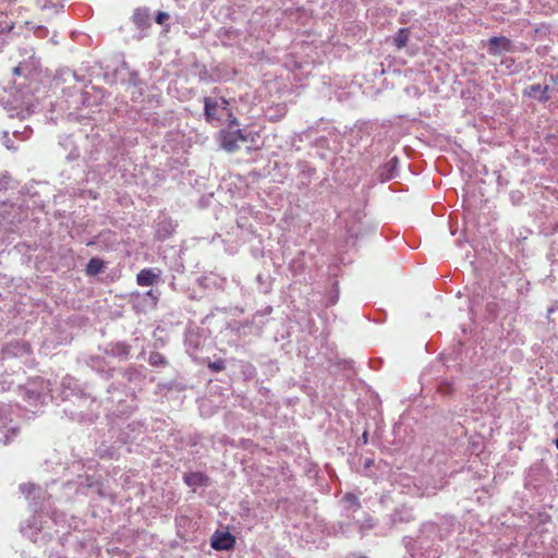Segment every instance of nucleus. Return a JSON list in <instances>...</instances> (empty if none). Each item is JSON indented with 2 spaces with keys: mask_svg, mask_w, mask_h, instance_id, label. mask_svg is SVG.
<instances>
[{
  "mask_svg": "<svg viewBox=\"0 0 558 558\" xmlns=\"http://www.w3.org/2000/svg\"><path fill=\"white\" fill-rule=\"evenodd\" d=\"M204 107L205 118L208 122H230L232 117H234L231 109L229 108V101L223 97L219 99L205 97Z\"/></svg>",
  "mask_w": 558,
  "mask_h": 558,
  "instance_id": "nucleus-1",
  "label": "nucleus"
},
{
  "mask_svg": "<svg viewBox=\"0 0 558 558\" xmlns=\"http://www.w3.org/2000/svg\"><path fill=\"white\" fill-rule=\"evenodd\" d=\"M238 126V119L232 117L228 128L219 132L220 146L228 153L236 151L240 148V143L247 141V136L240 129H234Z\"/></svg>",
  "mask_w": 558,
  "mask_h": 558,
  "instance_id": "nucleus-2",
  "label": "nucleus"
},
{
  "mask_svg": "<svg viewBox=\"0 0 558 558\" xmlns=\"http://www.w3.org/2000/svg\"><path fill=\"white\" fill-rule=\"evenodd\" d=\"M511 49V40L505 36H495L488 40V51L493 56L500 54L502 51H510Z\"/></svg>",
  "mask_w": 558,
  "mask_h": 558,
  "instance_id": "nucleus-3",
  "label": "nucleus"
},
{
  "mask_svg": "<svg viewBox=\"0 0 558 558\" xmlns=\"http://www.w3.org/2000/svg\"><path fill=\"white\" fill-rule=\"evenodd\" d=\"M235 538L230 533L226 532L215 535L211 539V547L216 550H229L234 547Z\"/></svg>",
  "mask_w": 558,
  "mask_h": 558,
  "instance_id": "nucleus-4",
  "label": "nucleus"
},
{
  "mask_svg": "<svg viewBox=\"0 0 558 558\" xmlns=\"http://www.w3.org/2000/svg\"><path fill=\"white\" fill-rule=\"evenodd\" d=\"M548 89V85L542 86L539 84H533L524 89V95L527 97L537 98L539 101L545 102L549 99Z\"/></svg>",
  "mask_w": 558,
  "mask_h": 558,
  "instance_id": "nucleus-5",
  "label": "nucleus"
},
{
  "mask_svg": "<svg viewBox=\"0 0 558 558\" xmlns=\"http://www.w3.org/2000/svg\"><path fill=\"white\" fill-rule=\"evenodd\" d=\"M159 278V272H155L151 268L142 269L136 276V283L141 287L153 286Z\"/></svg>",
  "mask_w": 558,
  "mask_h": 558,
  "instance_id": "nucleus-6",
  "label": "nucleus"
},
{
  "mask_svg": "<svg viewBox=\"0 0 558 558\" xmlns=\"http://www.w3.org/2000/svg\"><path fill=\"white\" fill-rule=\"evenodd\" d=\"M184 482L189 486H205L208 477L202 472H191L184 475Z\"/></svg>",
  "mask_w": 558,
  "mask_h": 558,
  "instance_id": "nucleus-7",
  "label": "nucleus"
},
{
  "mask_svg": "<svg viewBox=\"0 0 558 558\" xmlns=\"http://www.w3.org/2000/svg\"><path fill=\"white\" fill-rule=\"evenodd\" d=\"M105 269V263L102 259L98 257H93L89 259L85 272L87 276H96L100 274Z\"/></svg>",
  "mask_w": 558,
  "mask_h": 558,
  "instance_id": "nucleus-8",
  "label": "nucleus"
},
{
  "mask_svg": "<svg viewBox=\"0 0 558 558\" xmlns=\"http://www.w3.org/2000/svg\"><path fill=\"white\" fill-rule=\"evenodd\" d=\"M410 31L408 28H400L396 34L393 41L398 49H402L408 45Z\"/></svg>",
  "mask_w": 558,
  "mask_h": 558,
  "instance_id": "nucleus-9",
  "label": "nucleus"
},
{
  "mask_svg": "<svg viewBox=\"0 0 558 558\" xmlns=\"http://www.w3.org/2000/svg\"><path fill=\"white\" fill-rule=\"evenodd\" d=\"M132 19L136 25H138V26L144 25L148 19L147 10H142V9L135 10Z\"/></svg>",
  "mask_w": 558,
  "mask_h": 558,
  "instance_id": "nucleus-10",
  "label": "nucleus"
},
{
  "mask_svg": "<svg viewBox=\"0 0 558 558\" xmlns=\"http://www.w3.org/2000/svg\"><path fill=\"white\" fill-rule=\"evenodd\" d=\"M208 368L211 372L219 373L222 372L226 368L225 361L222 359H218L216 361H209L207 364Z\"/></svg>",
  "mask_w": 558,
  "mask_h": 558,
  "instance_id": "nucleus-11",
  "label": "nucleus"
},
{
  "mask_svg": "<svg viewBox=\"0 0 558 558\" xmlns=\"http://www.w3.org/2000/svg\"><path fill=\"white\" fill-rule=\"evenodd\" d=\"M149 364L153 365V366H160V365H166L167 364V361L165 359V356L160 353H153L150 356H149Z\"/></svg>",
  "mask_w": 558,
  "mask_h": 558,
  "instance_id": "nucleus-12",
  "label": "nucleus"
},
{
  "mask_svg": "<svg viewBox=\"0 0 558 558\" xmlns=\"http://www.w3.org/2000/svg\"><path fill=\"white\" fill-rule=\"evenodd\" d=\"M344 500L352 507L360 508L359 498L351 493L344 495Z\"/></svg>",
  "mask_w": 558,
  "mask_h": 558,
  "instance_id": "nucleus-13",
  "label": "nucleus"
},
{
  "mask_svg": "<svg viewBox=\"0 0 558 558\" xmlns=\"http://www.w3.org/2000/svg\"><path fill=\"white\" fill-rule=\"evenodd\" d=\"M169 14L167 12H158L156 15V23L162 25L167 20H169Z\"/></svg>",
  "mask_w": 558,
  "mask_h": 558,
  "instance_id": "nucleus-14",
  "label": "nucleus"
},
{
  "mask_svg": "<svg viewBox=\"0 0 558 558\" xmlns=\"http://www.w3.org/2000/svg\"><path fill=\"white\" fill-rule=\"evenodd\" d=\"M363 439H364V444H365L367 441V433L366 432H364V434H363Z\"/></svg>",
  "mask_w": 558,
  "mask_h": 558,
  "instance_id": "nucleus-15",
  "label": "nucleus"
},
{
  "mask_svg": "<svg viewBox=\"0 0 558 558\" xmlns=\"http://www.w3.org/2000/svg\"><path fill=\"white\" fill-rule=\"evenodd\" d=\"M5 146H7V148H8V149L13 148V147L11 146V143H9V141H8V142H5Z\"/></svg>",
  "mask_w": 558,
  "mask_h": 558,
  "instance_id": "nucleus-16",
  "label": "nucleus"
},
{
  "mask_svg": "<svg viewBox=\"0 0 558 558\" xmlns=\"http://www.w3.org/2000/svg\"><path fill=\"white\" fill-rule=\"evenodd\" d=\"M14 73L17 74V75L20 74V68L19 66L14 68Z\"/></svg>",
  "mask_w": 558,
  "mask_h": 558,
  "instance_id": "nucleus-17",
  "label": "nucleus"
},
{
  "mask_svg": "<svg viewBox=\"0 0 558 558\" xmlns=\"http://www.w3.org/2000/svg\"><path fill=\"white\" fill-rule=\"evenodd\" d=\"M147 295H148V298H153V291H151V290H150V291H148V292H147Z\"/></svg>",
  "mask_w": 558,
  "mask_h": 558,
  "instance_id": "nucleus-18",
  "label": "nucleus"
},
{
  "mask_svg": "<svg viewBox=\"0 0 558 558\" xmlns=\"http://www.w3.org/2000/svg\"><path fill=\"white\" fill-rule=\"evenodd\" d=\"M554 444H555L556 448L558 449V438H556V439L554 440Z\"/></svg>",
  "mask_w": 558,
  "mask_h": 558,
  "instance_id": "nucleus-19",
  "label": "nucleus"
},
{
  "mask_svg": "<svg viewBox=\"0 0 558 558\" xmlns=\"http://www.w3.org/2000/svg\"><path fill=\"white\" fill-rule=\"evenodd\" d=\"M555 426H556V427H558V422L556 423V425H555Z\"/></svg>",
  "mask_w": 558,
  "mask_h": 558,
  "instance_id": "nucleus-20",
  "label": "nucleus"
}]
</instances>
